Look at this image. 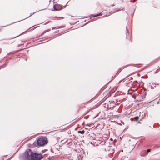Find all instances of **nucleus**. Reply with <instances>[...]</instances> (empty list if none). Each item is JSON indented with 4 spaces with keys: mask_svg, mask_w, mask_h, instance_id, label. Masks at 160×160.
<instances>
[{
    "mask_svg": "<svg viewBox=\"0 0 160 160\" xmlns=\"http://www.w3.org/2000/svg\"><path fill=\"white\" fill-rule=\"evenodd\" d=\"M53 8H54V10H55V11H58V9H57L56 8L55 5L53 6Z\"/></svg>",
    "mask_w": 160,
    "mask_h": 160,
    "instance_id": "nucleus-11",
    "label": "nucleus"
},
{
    "mask_svg": "<svg viewBox=\"0 0 160 160\" xmlns=\"http://www.w3.org/2000/svg\"><path fill=\"white\" fill-rule=\"evenodd\" d=\"M78 133H80L82 134H83L84 133L85 131L84 130H82V131H78Z\"/></svg>",
    "mask_w": 160,
    "mask_h": 160,
    "instance_id": "nucleus-7",
    "label": "nucleus"
},
{
    "mask_svg": "<svg viewBox=\"0 0 160 160\" xmlns=\"http://www.w3.org/2000/svg\"><path fill=\"white\" fill-rule=\"evenodd\" d=\"M47 142L48 140L47 138L44 137L39 138L37 141V143L38 146H42L47 144Z\"/></svg>",
    "mask_w": 160,
    "mask_h": 160,
    "instance_id": "nucleus-2",
    "label": "nucleus"
},
{
    "mask_svg": "<svg viewBox=\"0 0 160 160\" xmlns=\"http://www.w3.org/2000/svg\"><path fill=\"white\" fill-rule=\"evenodd\" d=\"M102 15V14H101V13H99V14H95V15H92V17H96L98 16H101V15Z\"/></svg>",
    "mask_w": 160,
    "mask_h": 160,
    "instance_id": "nucleus-8",
    "label": "nucleus"
},
{
    "mask_svg": "<svg viewBox=\"0 0 160 160\" xmlns=\"http://www.w3.org/2000/svg\"><path fill=\"white\" fill-rule=\"evenodd\" d=\"M104 148L105 151H109L112 149L111 147L108 146V143H107L106 145L105 146Z\"/></svg>",
    "mask_w": 160,
    "mask_h": 160,
    "instance_id": "nucleus-4",
    "label": "nucleus"
},
{
    "mask_svg": "<svg viewBox=\"0 0 160 160\" xmlns=\"http://www.w3.org/2000/svg\"><path fill=\"white\" fill-rule=\"evenodd\" d=\"M32 151L30 149H28L20 156V158L21 160H32Z\"/></svg>",
    "mask_w": 160,
    "mask_h": 160,
    "instance_id": "nucleus-1",
    "label": "nucleus"
},
{
    "mask_svg": "<svg viewBox=\"0 0 160 160\" xmlns=\"http://www.w3.org/2000/svg\"><path fill=\"white\" fill-rule=\"evenodd\" d=\"M125 100V99H122V100H119V101L121 102H122L123 101H124Z\"/></svg>",
    "mask_w": 160,
    "mask_h": 160,
    "instance_id": "nucleus-13",
    "label": "nucleus"
},
{
    "mask_svg": "<svg viewBox=\"0 0 160 160\" xmlns=\"http://www.w3.org/2000/svg\"><path fill=\"white\" fill-rule=\"evenodd\" d=\"M150 151V149H148L147 151L146 150V152H147V154H148V153Z\"/></svg>",
    "mask_w": 160,
    "mask_h": 160,
    "instance_id": "nucleus-10",
    "label": "nucleus"
},
{
    "mask_svg": "<svg viewBox=\"0 0 160 160\" xmlns=\"http://www.w3.org/2000/svg\"><path fill=\"white\" fill-rule=\"evenodd\" d=\"M48 31V30H46V31H44L40 35V36H39V37H40V36H42L43 35H44V34L46 32H47Z\"/></svg>",
    "mask_w": 160,
    "mask_h": 160,
    "instance_id": "nucleus-9",
    "label": "nucleus"
},
{
    "mask_svg": "<svg viewBox=\"0 0 160 160\" xmlns=\"http://www.w3.org/2000/svg\"><path fill=\"white\" fill-rule=\"evenodd\" d=\"M139 96V95H137L135 96V97L133 96V95L132 96L135 99L136 98V97H138Z\"/></svg>",
    "mask_w": 160,
    "mask_h": 160,
    "instance_id": "nucleus-12",
    "label": "nucleus"
},
{
    "mask_svg": "<svg viewBox=\"0 0 160 160\" xmlns=\"http://www.w3.org/2000/svg\"><path fill=\"white\" fill-rule=\"evenodd\" d=\"M130 93L131 94H132V93L130 92Z\"/></svg>",
    "mask_w": 160,
    "mask_h": 160,
    "instance_id": "nucleus-17",
    "label": "nucleus"
},
{
    "mask_svg": "<svg viewBox=\"0 0 160 160\" xmlns=\"http://www.w3.org/2000/svg\"><path fill=\"white\" fill-rule=\"evenodd\" d=\"M34 12H33L32 14H31V15H30L29 16V17H30L32 15H33V14H34Z\"/></svg>",
    "mask_w": 160,
    "mask_h": 160,
    "instance_id": "nucleus-14",
    "label": "nucleus"
},
{
    "mask_svg": "<svg viewBox=\"0 0 160 160\" xmlns=\"http://www.w3.org/2000/svg\"><path fill=\"white\" fill-rule=\"evenodd\" d=\"M99 143L101 144V145H104V146H106V144H107V143H108V142H106L105 141H99Z\"/></svg>",
    "mask_w": 160,
    "mask_h": 160,
    "instance_id": "nucleus-6",
    "label": "nucleus"
},
{
    "mask_svg": "<svg viewBox=\"0 0 160 160\" xmlns=\"http://www.w3.org/2000/svg\"><path fill=\"white\" fill-rule=\"evenodd\" d=\"M140 155L142 156H145L147 155L146 150H142L140 153Z\"/></svg>",
    "mask_w": 160,
    "mask_h": 160,
    "instance_id": "nucleus-5",
    "label": "nucleus"
},
{
    "mask_svg": "<svg viewBox=\"0 0 160 160\" xmlns=\"http://www.w3.org/2000/svg\"><path fill=\"white\" fill-rule=\"evenodd\" d=\"M110 140H111V141H112L113 139L112 138H111L110 139Z\"/></svg>",
    "mask_w": 160,
    "mask_h": 160,
    "instance_id": "nucleus-15",
    "label": "nucleus"
},
{
    "mask_svg": "<svg viewBox=\"0 0 160 160\" xmlns=\"http://www.w3.org/2000/svg\"><path fill=\"white\" fill-rule=\"evenodd\" d=\"M32 160H40L43 157L41 153H38L32 152Z\"/></svg>",
    "mask_w": 160,
    "mask_h": 160,
    "instance_id": "nucleus-3",
    "label": "nucleus"
},
{
    "mask_svg": "<svg viewBox=\"0 0 160 160\" xmlns=\"http://www.w3.org/2000/svg\"><path fill=\"white\" fill-rule=\"evenodd\" d=\"M136 0H133V2H135L136 1Z\"/></svg>",
    "mask_w": 160,
    "mask_h": 160,
    "instance_id": "nucleus-16",
    "label": "nucleus"
}]
</instances>
